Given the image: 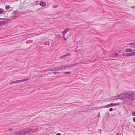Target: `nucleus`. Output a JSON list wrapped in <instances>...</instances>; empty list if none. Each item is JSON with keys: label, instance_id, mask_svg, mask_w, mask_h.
Wrapping results in <instances>:
<instances>
[{"label": "nucleus", "instance_id": "1", "mask_svg": "<svg viewBox=\"0 0 135 135\" xmlns=\"http://www.w3.org/2000/svg\"><path fill=\"white\" fill-rule=\"evenodd\" d=\"M32 131V129L30 128L25 129L21 131H17L15 133V134L19 135H23L30 132Z\"/></svg>", "mask_w": 135, "mask_h": 135}, {"label": "nucleus", "instance_id": "2", "mask_svg": "<svg viewBox=\"0 0 135 135\" xmlns=\"http://www.w3.org/2000/svg\"><path fill=\"white\" fill-rule=\"evenodd\" d=\"M118 104L111 103L106 105L104 107V108H108L110 107H114L117 105Z\"/></svg>", "mask_w": 135, "mask_h": 135}, {"label": "nucleus", "instance_id": "3", "mask_svg": "<svg viewBox=\"0 0 135 135\" xmlns=\"http://www.w3.org/2000/svg\"><path fill=\"white\" fill-rule=\"evenodd\" d=\"M128 98L131 100H133L135 98V94L132 93H129Z\"/></svg>", "mask_w": 135, "mask_h": 135}, {"label": "nucleus", "instance_id": "4", "mask_svg": "<svg viewBox=\"0 0 135 135\" xmlns=\"http://www.w3.org/2000/svg\"><path fill=\"white\" fill-rule=\"evenodd\" d=\"M70 30L69 28H66L62 32V36H65L66 33H67V32Z\"/></svg>", "mask_w": 135, "mask_h": 135}, {"label": "nucleus", "instance_id": "5", "mask_svg": "<svg viewBox=\"0 0 135 135\" xmlns=\"http://www.w3.org/2000/svg\"><path fill=\"white\" fill-rule=\"evenodd\" d=\"M117 97H119L118 98H117L116 99H122L124 98L123 96V93L120 94V95L117 96Z\"/></svg>", "mask_w": 135, "mask_h": 135}, {"label": "nucleus", "instance_id": "6", "mask_svg": "<svg viewBox=\"0 0 135 135\" xmlns=\"http://www.w3.org/2000/svg\"><path fill=\"white\" fill-rule=\"evenodd\" d=\"M128 45L130 47L135 48V42L129 43L128 44Z\"/></svg>", "mask_w": 135, "mask_h": 135}, {"label": "nucleus", "instance_id": "7", "mask_svg": "<svg viewBox=\"0 0 135 135\" xmlns=\"http://www.w3.org/2000/svg\"><path fill=\"white\" fill-rule=\"evenodd\" d=\"M70 55H71L70 53H68L66 54H65L64 55H63L61 56V57H60V58L61 59H63L64 58H65V57L66 56H70Z\"/></svg>", "mask_w": 135, "mask_h": 135}, {"label": "nucleus", "instance_id": "8", "mask_svg": "<svg viewBox=\"0 0 135 135\" xmlns=\"http://www.w3.org/2000/svg\"><path fill=\"white\" fill-rule=\"evenodd\" d=\"M39 5L41 6L44 7L46 6V3L44 2H40L39 3Z\"/></svg>", "mask_w": 135, "mask_h": 135}, {"label": "nucleus", "instance_id": "9", "mask_svg": "<svg viewBox=\"0 0 135 135\" xmlns=\"http://www.w3.org/2000/svg\"><path fill=\"white\" fill-rule=\"evenodd\" d=\"M68 66H67L66 65H61L60 66V69H64L67 68Z\"/></svg>", "mask_w": 135, "mask_h": 135}, {"label": "nucleus", "instance_id": "10", "mask_svg": "<svg viewBox=\"0 0 135 135\" xmlns=\"http://www.w3.org/2000/svg\"><path fill=\"white\" fill-rule=\"evenodd\" d=\"M124 97H125L126 98H128L129 97V93H123Z\"/></svg>", "mask_w": 135, "mask_h": 135}, {"label": "nucleus", "instance_id": "11", "mask_svg": "<svg viewBox=\"0 0 135 135\" xmlns=\"http://www.w3.org/2000/svg\"><path fill=\"white\" fill-rule=\"evenodd\" d=\"M6 23V21H0V25H5Z\"/></svg>", "mask_w": 135, "mask_h": 135}, {"label": "nucleus", "instance_id": "12", "mask_svg": "<svg viewBox=\"0 0 135 135\" xmlns=\"http://www.w3.org/2000/svg\"><path fill=\"white\" fill-rule=\"evenodd\" d=\"M55 70V68H53L51 69H49L47 70H44V72H46L48 71H53Z\"/></svg>", "mask_w": 135, "mask_h": 135}, {"label": "nucleus", "instance_id": "13", "mask_svg": "<svg viewBox=\"0 0 135 135\" xmlns=\"http://www.w3.org/2000/svg\"><path fill=\"white\" fill-rule=\"evenodd\" d=\"M19 83V80H16V81H13L11 82L10 84H15V83Z\"/></svg>", "mask_w": 135, "mask_h": 135}, {"label": "nucleus", "instance_id": "14", "mask_svg": "<svg viewBox=\"0 0 135 135\" xmlns=\"http://www.w3.org/2000/svg\"><path fill=\"white\" fill-rule=\"evenodd\" d=\"M28 80V78H26V79H23V80H19V83H21V82H23L25 81H27V80Z\"/></svg>", "mask_w": 135, "mask_h": 135}, {"label": "nucleus", "instance_id": "15", "mask_svg": "<svg viewBox=\"0 0 135 135\" xmlns=\"http://www.w3.org/2000/svg\"><path fill=\"white\" fill-rule=\"evenodd\" d=\"M132 49H126L125 51L127 52H131L132 51Z\"/></svg>", "mask_w": 135, "mask_h": 135}, {"label": "nucleus", "instance_id": "16", "mask_svg": "<svg viewBox=\"0 0 135 135\" xmlns=\"http://www.w3.org/2000/svg\"><path fill=\"white\" fill-rule=\"evenodd\" d=\"M10 7L9 5H7L5 7V9L6 10L8 9H9Z\"/></svg>", "mask_w": 135, "mask_h": 135}, {"label": "nucleus", "instance_id": "17", "mask_svg": "<svg viewBox=\"0 0 135 135\" xmlns=\"http://www.w3.org/2000/svg\"><path fill=\"white\" fill-rule=\"evenodd\" d=\"M3 12V11L2 9L0 8V14H2Z\"/></svg>", "mask_w": 135, "mask_h": 135}, {"label": "nucleus", "instance_id": "18", "mask_svg": "<svg viewBox=\"0 0 135 135\" xmlns=\"http://www.w3.org/2000/svg\"><path fill=\"white\" fill-rule=\"evenodd\" d=\"M113 56L115 57H116L117 56V54L116 53H114L113 54Z\"/></svg>", "mask_w": 135, "mask_h": 135}, {"label": "nucleus", "instance_id": "19", "mask_svg": "<svg viewBox=\"0 0 135 135\" xmlns=\"http://www.w3.org/2000/svg\"><path fill=\"white\" fill-rule=\"evenodd\" d=\"M132 53L130 52V53H128L127 54V56H132Z\"/></svg>", "mask_w": 135, "mask_h": 135}, {"label": "nucleus", "instance_id": "20", "mask_svg": "<svg viewBox=\"0 0 135 135\" xmlns=\"http://www.w3.org/2000/svg\"><path fill=\"white\" fill-rule=\"evenodd\" d=\"M52 7L53 8H56L58 7V6L57 5H55L52 6Z\"/></svg>", "mask_w": 135, "mask_h": 135}, {"label": "nucleus", "instance_id": "21", "mask_svg": "<svg viewBox=\"0 0 135 135\" xmlns=\"http://www.w3.org/2000/svg\"><path fill=\"white\" fill-rule=\"evenodd\" d=\"M71 73V72H65L64 73L65 74H70Z\"/></svg>", "mask_w": 135, "mask_h": 135}, {"label": "nucleus", "instance_id": "22", "mask_svg": "<svg viewBox=\"0 0 135 135\" xmlns=\"http://www.w3.org/2000/svg\"><path fill=\"white\" fill-rule=\"evenodd\" d=\"M132 114L133 116H135V112H132Z\"/></svg>", "mask_w": 135, "mask_h": 135}, {"label": "nucleus", "instance_id": "23", "mask_svg": "<svg viewBox=\"0 0 135 135\" xmlns=\"http://www.w3.org/2000/svg\"><path fill=\"white\" fill-rule=\"evenodd\" d=\"M59 73L57 72H53V74H56Z\"/></svg>", "mask_w": 135, "mask_h": 135}, {"label": "nucleus", "instance_id": "24", "mask_svg": "<svg viewBox=\"0 0 135 135\" xmlns=\"http://www.w3.org/2000/svg\"><path fill=\"white\" fill-rule=\"evenodd\" d=\"M65 36H63V37L64 38V40H65V41H66V38H65Z\"/></svg>", "mask_w": 135, "mask_h": 135}, {"label": "nucleus", "instance_id": "25", "mask_svg": "<svg viewBox=\"0 0 135 135\" xmlns=\"http://www.w3.org/2000/svg\"><path fill=\"white\" fill-rule=\"evenodd\" d=\"M13 128H10L9 130V131H11L13 130Z\"/></svg>", "mask_w": 135, "mask_h": 135}, {"label": "nucleus", "instance_id": "26", "mask_svg": "<svg viewBox=\"0 0 135 135\" xmlns=\"http://www.w3.org/2000/svg\"><path fill=\"white\" fill-rule=\"evenodd\" d=\"M76 42L77 44H79L81 43V41H78Z\"/></svg>", "mask_w": 135, "mask_h": 135}, {"label": "nucleus", "instance_id": "27", "mask_svg": "<svg viewBox=\"0 0 135 135\" xmlns=\"http://www.w3.org/2000/svg\"><path fill=\"white\" fill-rule=\"evenodd\" d=\"M132 56L135 55V52H131Z\"/></svg>", "mask_w": 135, "mask_h": 135}, {"label": "nucleus", "instance_id": "28", "mask_svg": "<svg viewBox=\"0 0 135 135\" xmlns=\"http://www.w3.org/2000/svg\"><path fill=\"white\" fill-rule=\"evenodd\" d=\"M109 110L110 111H112L113 110V109L112 108H110Z\"/></svg>", "mask_w": 135, "mask_h": 135}, {"label": "nucleus", "instance_id": "29", "mask_svg": "<svg viewBox=\"0 0 135 135\" xmlns=\"http://www.w3.org/2000/svg\"><path fill=\"white\" fill-rule=\"evenodd\" d=\"M133 121L134 122H135V117H134L133 119Z\"/></svg>", "mask_w": 135, "mask_h": 135}, {"label": "nucleus", "instance_id": "30", "mask_svg": "<svg viewBox=\"0 0 135 135\" xmlns=\"http://www.w3.org/2000/svg\"><path fill=\"white\" fill-rule=\"evenodd\" d=\"M127 53H125V54H124V55L125 56H127Z\"/></svg>", "mask_w": 135, "mask_h": 135}, {"label": "nucleus", "instance_id": "31", "mask_svg": "<svg viewBox=\"0 0 135 135\" xmlns=\"http://www.w3.org/2000/svg\"><path fill=\"white\" fill-rule=\"evenodd\" d=\"M135 7V6H132L131 7V8H134Z\"/></svg>", "mask_w": 135, "mask_h": 135}, {"label": "nucleus", "instance_id": "32", "mask_svg": "<svg viewBox=\"0 0 135 135\" xmlns=\"http://www.w3.org/2000/svg\"><path fill=\"white\" fill-rule=\"evenodd\" d=\"M115 135H119V133H117Z\"/></svg>", "mask_w": 135, "mask_h": 135}, {"label": "nucleus", "instance_id": "33", "mask_svg": "<svg viewBox=\"0 0 135 135\" xmlns=\"http://www.w3.org/2000/svg\"><path fill=\"white\" fill-rule=\"evenodd\" d=\"M4 18H0V20H2Z\"/></svg>", "mask_w": 135, "mask_h": 135}, {"label": "nucleus", "instance_id": "34", "mask_svg": "<svg viewBox=\"0 0 135 135\" xmlns=\"http://www.w3.org/2000/svg\"><path fill=\"white\" fill-rule=\"evenodd\" d=\"M43 76V75H40V77H41L42 76Z\"/></svg>", "mask_w": 135, "mask_h": 135}, {"label": "nucleus", "instance_id": "35", "mask_svg": "<svg viewBox=\"0 0 135 135\" xmlns=\"http://www.w3.org/2000/svg\"><path fill=\"white\" fill-rule=\"evenodd\" d=\"M56 135H59V133H57Z\"/></svg>", "mask_w": 135, "mask_h": 135}, {"label": "nucleus", "instance_id": "36", "mask_svg": "<svg viewBox=\"0 0 135 135\" xmlns=\"http://www.w3.org/2000/svg\"><path fill=\"white\" fill-rule=\"evenodd\" d=\"M121 51V50H119L118 51L119 52H120Z\"/></svg>", "mask_w": 135, "mask_h": 135}, {"label": "nucleus", "instance_id": "37", "mask_svg": "<svg viewBox=\"0 0 135 135\" xmlns=\"http://www.w3.org/2000/svg\"><path fill=\"white\" fill-rule=\"evenodd\" d=\"M75 52H78V51L77 50H76Z\"/></svg>", "mask_w": 135, "mask_h": 135}, {"label": "nucleus", "instance_id": "38", "mask_svg": "<svg viewBox=\"0 0 135 135\" xmlns=\"http://www.w3.org/2000/svg\"><path fill=\"white\" fill-rule=\"evenodd\" d=\"M98 114L99 117V113Z\"/></svg>", "mask_w": 135, "mask_h": 135}, {"label": "nucleus", "instance_id": "39", "mask_svg": "<svg viewBox=\"0 0 135 135\" xmlns=\"http://www.w3.org/2000/svg\"><path fill=\"white\" fill-rule=\"evenodd\" d=\"M40 71L41 72H43V71H42V70H41Z\"/></svg>", "mask_w": 135, "mask_h": 135}, {"label": "nucleus", "instance_id": "40", "mask_svg": "<svg viewBox=\"0 0 135 135\" xmlns=\"http://www.w3.org/2000/svg\"><path fill=\"white\" fill-rule=\"evenodd\" d=\"M6 101L7 102H8L9 101V100H6Z\"/></svg>", "mask_w": 135, "mask_h": 135}, {"label": "nucleus", "instance_id": "41", "mask_svg": "<svg viewBox=\"0 0 135 135\" xmlns=\"http://www.w3.org/2000/svg\"><path fill=\"white\" fill-rule=\"evenodd\" d=\"M60 135H61V133H60Z\"/></svg>", "mask_w": 135, "mask_h": 135}, {"label": "nucleus", "instance_id": "42", "mask_svg": "<svg viewBox=\"0 0 135 135\" xmlns=\"http://www.w3.org/2000/svg\"><path fill=\"white\" fill-rule=\"evenodd\" d=\"M43 71H44V70H42Z\"/></svg>", "mask_w": 135, "mask_h": 135}, {"label": "nucleus", "instance_id": "43", "mask_svg": "<svg viewBox=\"0 0 135 135\" xmlns=\"http://www.w3.org/2000/svg\"><path fill=\"white\" fill-rule=\"evenodd\" d=\"M97 60H98V59H97Z\"/></svg>", "mask_w": 135, "mask_h": 135}, {"label": "nucleus", "instance_id": "44", "mask_svg": "<svg viewBox=\"0 0 135 135\" xmlns=\"http://www.w3.org/2000/svg\"><path fill=\"white\" fill-rule=\"evenodd\" d=\"M26 43H27V44H28V43H27V42H26Z\"/></svg>", "mask_w": 135, "mask_h": 135}, {"label": "nucleus", "instance_id": "45", "mask_svg": "<svg viewBox=\"0 0 135 135\" xmlns=\"http://www.w3.org/2000/svg\"><path fill=\"white\" fill-rule=\"evenodd\" d=\"M110 135H113L112 134H110Z\"/></svg>", "mask_w": 135, "mask_h": 135}]
</instances>
